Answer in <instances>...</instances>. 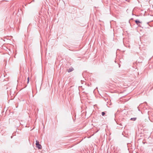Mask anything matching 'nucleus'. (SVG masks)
I'll return each instance as SVG.
<instances>
[{
    "label": "nucleus",
    "mask_w": 153,
    "mask_h": 153,
    "mask_svg": "<svg viewBox=\"0 0 153 153\" xmlns=\"http://www.w3.org/2000/svg\"><path fill=\"white\" fill-rule=\"evenodd\" d=\"M36 144L37 147L39 149H41L42 148V146L39 143V142L38 140H36Z\"/></svg>",
    "instance_id": "1"
},
{
    "label": "nucleus",
    "mask_w": 153,
    "mask_h": 153,
    "mask_svg": "<svg viewBox=\"0 0 153 153\" xmlns=\"http://www.w3.org/2000/svg\"><path fill=\"white\" fill-rule=\"evenodd\" d=\"M135 22L137 25H138L139 26H140L139 25V24L141 23L140 22L139 20H135Z\"/></svg>",
    "instance_id": "2"
},
{
    "label": "nucleus",
    "mask_w": 153,
    "mask_h": 153,
    "mask_svg": "<svg viewBox=\"0 0 153 153\" xmlns=\"http://www.w3.org/2000/svg\"><path fill=\"white\" fill-rule=\"evenodd\" d=\"M74 69L73 68H69L67 70V71L68 73L70 72L73 70Z\"/></svg>",
    "instance_id": "3"
},
{
    "label": "nucleus",
    "mask_w": 153,
    "mask_h": 153,
    "mask_svg": "<svg viewBox=\"0 0 153 153\" xmlns=\"http://www.w3.org/2000/svg\"><path fill=\"white\" fill-rule=\"evenodd\" d=\"M137 119L136 117L132 118L130 119L131 120L135 121Z\"/></svg>",
    "instance_id": "4"
},
{
    "label": "nucleus",
    "mask_w": 153,
    "mask_h": 153,
    "mask_svg": "<svg viewBox=\"0 0 153 153\" xmlns=\"http://www.w3.org/2000/svg\"><path fill=\"white\" fill-rule=\"evenodd\" d=\"M101 114L102 116H104L105 114V112H102Z\"/></svg>",
    "instance_id": "5"
},
{
    "label": "nucleus",
    "mask_w": 153,
    "mask_h": 153,
    "mask_svg": "<svg viewBox=\"0 0 153 153\" xmlns=\"http://www.w3.org/2000/svg\"><path fill=\"white\" fill-rule=\"evenodd\" d=\"M29 77H28V78H27V83H29Z\"/></svg>",
    "instance_id": "6"
},
{
    "label": "nucleus",
    "mask_w": 153,
    "mask_h": 153,
    "mask_svg": "<svg viewBox=\"0 0 153 153\" xmlns=\"http://www.w3.org/2000/svg\"><path fill=\"white\" fill-rule=\"evenodd\" d=\"M12 137H13L12 136H11V138H12Z\"/></svg>",
    "instance_id": "7"
},
{
    "label": "nucleus",
    "mask_w": 153,
    "mask_h": 153,
    "mask_svg": "<svg viewBox=\"0 0 153 153\" xmlns=\"http://www.w3.org/2000/svg\"><path fill=\"white\" fill-rule=\"evenodd\" d=\"M152 7H153V5H152Z\"/></svg>",
    "instance_id": "8"
}]
</instances>
